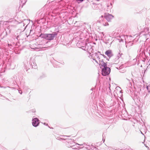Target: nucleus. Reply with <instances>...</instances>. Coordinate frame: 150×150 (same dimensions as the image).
<instances>
[{
	"label": "nucleus",
	"instance_id": "nucleus-1",
	"mask_svg": "<svg viewBox=\"0 0 150 150\" xmlns=\"http://www.w3.org/2000/svg\"><path fill=\"white\" fill-rule=\"evenodd\" d=\"M55 35L54 34H42L40 35L42 38L46 39L47 40H51L53 39Z\"/></svg>",
	"mask_w": 150,
	"mask_h": 150
},
{
	"label": "nucleus",
	"instance_id": "nucleus-2",
	"mask_svg": "<svg viewBox=\"0 0 150 150\" xmlns=\"http://www.w3.org/2000/svg\"><path fill=\"white\" fill-rule=\"evenodd\" d=\"M110 69L106 66H105L102 69V74L103 76H106L110 74Z\"/></svg>",
	"mask_w": 150,
	"mask_h": 150
},
{
	"label": "nucleus",
	"instance_id": "nucleus-5",
	"mask_svg": "<svg viewBox=\"0 0 150 150\" xmlns=\"http://www.w3.org/2000/svg\"><path fill=\"white\" fill-rule=\"evenodd\" d=\"M77 1H83L84 0H76Z\"/></svg>",
	"mask_w": 150,
	"mask_h": 150
},
{
	"label": "nucleus",
	"instance_id": "nucleus-3",
	"mask_svg": "<svg viewBox=\"0 0 150 150\" xmlns=\"http://www.w3.org/2000/svg\"><path fill=\"white\" fill-rule=\"evenodd\" d=\"M39 124V120L37 118H35L33 120L32 124L33 126L36 127Z\"/></svg>",
	"mask_w": 150,
	"mask_h": 150
},
{
	"label": "nucleus",
	"instance_id": "nucleus-6",
	"mask_svg": "<svg viewBox=\"0 0 150 150\" xmlns=\"http://www.w3.org/2000/svg\"><path fill=\"white\" fill-rule=\"evenodd\" d=\"M149 86H147V89L148 90H149Z\"/></svg>",
	"mask_w": 150,
	"mask_h": 150
},
{
	"label": "nucleus",
	"instance_id": "nucleus-4",
	"mask_svg": "<svg viewBox=\"0 0 150 150\" xmlns=\"http://www.w3.org/2000/svg\"><path fill=\"white\" fill-rule=\"evenodd\" d=\"M112 51L110 50H108L107 51L105 52V54L108 57H110L112 55Z\"/></svg>",
	"mask_w": 150,
	"mask_h": 150
}]
</instances>
